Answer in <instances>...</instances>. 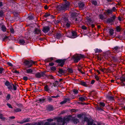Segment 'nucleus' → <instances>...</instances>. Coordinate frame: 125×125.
I'll return each instance as SVG.
<instances>
[{"label":"nucleus","instance_id":"obj_11","mask_svg":"<svg viewBox=\"0 0 125 125\" xmlns=\"http://www.w3.org/2000/svg\"><path fill=\"white\" fill-rule=\"evenodd\" d=\"M50 28L48 26H46L43 27L42 31L44 33H46L50 30Z\"/></svg>","mask_w":125,"mask_h":125},{"label":"nucleus","instance_id":"obj_55","mask_svg":"<svg viewBox=\"0 0 125 125\" xmlns=\"http://www.w3.org/2000/svg\"><path fill=\"white\" fill-rule=\"evenodd\" d=\"M16 105L19 107H22L23 106L22 104H18L17 103Z\"/></svg>","mask_w":125,"mask_h":125},{"label":"nucleus","instance_id":"obj_10","mask_svg":"<svg viewBox=\"0 0 125 125\" xmlns=\"http://www.w3.org/2000/svg\"><path fill=\"white\" fill-rule=\"evenodd\" d=\"M30 118H24L22 121H17V123L20 124H22L25 123L29 122L30 121Z\"/></svg>","mask_w":125,"mask_h":125},{"label":"nucleus","instance_id":"obj_1","mask_svg":"<svg viewBox=\"0 0 125 125\" xmlns=\"http://www.w3.org/2000/svg\"><path fill=\"white\" fill-rule=\"evenodd\" d=\"M84 56L81 54H76L73 56L72 58L73 60L75 63H77L80 61L81 59L83 58Z\"/></svg>","mask_w":125,"mask_h":125},{"label":"nucleus","instance_id":"obj_40","mask_svg":"<svg viewBox=\"0 0 125 125\" xmlns=\"http://www.w3.org/2000/svg\"><path fill=\"white\" fill-rule=\"evenodd\" d=\"M50 15V13H45V14L44 15L43 17L45 18H47Z\"/></svg>","mask_w":125,"mask_h":125},{"label":"nucleus","instance_id":"obj_23","mask_svg":"<svg viewBox=\"0 0 125 125\" xmlns=\"http://www.w3.org/2000/svg\"><path fill=\"white\" fill-rule=\"evenodd\" d=\"M86 98V97L85 96L84 97H80L79 98V100L82 102H83L85 100Z\"/></svg>","mask_w":125,"mask_h":125},{"label":"nucleus","instance_id":"obj_61","mask_svg":"<svg viewBox=\"0 0 125 125\" xmlns=\"http://www.w3.org/2000/svg\"><path fill=\"white\" fill-rule=\"evenodd\" d=\"M54 65V63L53 62L50 63L49 64V65L50 66H52Z\"/></svg>","mask_w":125,"mask_h":125},{"label":"nucleus","instance_id":"obj_5","mask_svg":"<svg viewBox=\"0 0 125 125\" xmlns=\"http://www.w3.org/2000/svg\"><path fill=\"white\" fill-rule=\"evenodd\" d=\"M66 34L67 36L70 38H74L76 37V33L74 31H73L71 32H68Z\"/></svg>","mask_w":125,"mask_h":125},{"label":"nucleus","instance_id":"obj_46","mask_svg":"<svg viewBox=\"0 0 125 125\" xmlns=\"http://www.w3.org/2000/svg\"><path fill=\"white\" fill-rule=\"evenodd\" d=\"M10 32L12 33H13L14 32V29L13 28H11L10 29Z\"/></svg>","mask_w":125,"mask_h":125},{"label":"nucleus","instance_id":"obj_34","mask_svg":"<svg viewBox=\"0 0 125 125\" xmlns=\"http://www.w3.org/2000/svg\"><path fill=\"white\" fill-rule=\"evenodd\" d=\"M10 98V94H8L6 97V100L7 101L9 100Z\"/></svg>","mask_w":125,"mask_h":125},{"label":"nucleus","instance_id":"obj_56","mask_svg":"<svg viewBox=\"0 0 125 125\" xmlns=\"http://www.w3.org/2000/svg\"><path fill=\"white\" fill-rule=\"evenodd\" d=\"M92 3L95 5H96L97 4V3L96 1H93L92 2Z\"/></svg>","mask_w":125,"mask_h":125},{"label":"nucleus","instance_id":"obj_2","mask_svg":"<svg viewBox=\"0 0 125 125\" xmlns=\"http://www.w3.org/2000/svg\"><path fill=\"white\" fill-rule=\"evenodd\" d=\"M69 2H67L64 4H63L61 6H59L58 7V9L60 11L65 10L67 9V8L69 6Z\"/></svg>","mask_w":125,"mask_h":125},{"label":"nucleus","instance_id":"obj_20","mask_svg":"<svg viewBox=\"0 0 125 125\" xmlns=\"http://www.w3.org/2000/svg\"><path fill=\"white\" fill-rule=\"evenodd\" d=\"M78 5L80 8H83L84 7V4L82 2H80L78 3Z\"/></svg>","mask_w":125,"mask_h":125},{"label":"nucleus","instance_id":"obj_25","mask_svg":"<svg viewBox=\"0 0 125 125\" xmlns=\"http://www.w3.org/2000/svg\"><path fill=\"white\" fill-rule=\"evenodd\" d=\"M73 123L75 124H77L79 122V120L77 118H74L73 119Z\"/></svg>","mask_w":125,"mask_h":125},{"label":"nucleus","instance_id":"obj_38","mask_svg":"<svg viewBox=\"0 0 125 125\" xmlns=\"http://www.w3.org/2000/svg\"><path fill=\"white\" fill-rule=\"evenodd\" d=\"M58 72L60 73L61 74H62L64 73L63 70L62 69L59 68Z\"/></svg>","mask_w":125,"mask_h":125},{"label":"nucleus","instance_id":"obj_32","mask_svg":"<svg viewBox=\"0 0 125 125\" xmlns=\"http://www.w3.org/2000/svg\"><path fill=\"white\" fill-rule=\"evenodd\" d=\"M99 16V18L102 20H103L106 18L104 17V15L102 14L100 15Z\"/></svg>","mask_w":125,"mask_h":125},{"label":"nucleus","instance_id":"obj_31","mask_svg":"<svg viewBox=\"0 0 125 125\" xmlns=\"http://www.w3.org/2000/svg\"><path fill=\"white\" fill-rule=\"evenodd\" d=\"M44 89L47 92L49 90V86L47 85H46L44 87Z\"/></svg>","mask_w":125,"mask_h":125},{"label":"nucleus","instance_id":"obj_7","mask_svg":"<svg viewBox=\"0 0 125 125\" xmlns=\"http://www.w3.org/2000/svg\"><path fill=\"white\" fill-rule=\"evenodd\" d=\"M72 117L70 115H69L67 117H65L63 118V123H62V125H64L66 122H69V121L71 119Z\"/></svg>","mask_w":125,"mask_h":125},{"label":"nucleus","instance_id":"obj_51","mask_svg":"<svg viewBox=\"0 0 125 125\" xmlns=\"http://www.w3.org/2000/svg\"><path fill=\"white\" fill-rule=\"evenodd\" d=\"M66 26L67 27H70V22H67L66 24Z\"/></svg>","mask_w":125,"mask_h":125},{"label":"nucleus","instance_id":"obj_36","mask_svg":"<svg viewBox=\"0 0 125 125\" xmlns=\"http://www.w3.org/2000/svg\"><path fill=\"white\" fill-rule=\"evenodd\" d=\"M14 112H21V109L17 108L15 109L14 110Z\"/></svg>","mask_w":125,"mask_h":125},{"label":"nucleus","instance_id":"obj_64","mask_svg":"<svg viewBox=\"0 0 125 125\" xmlns=\"http://www.w3.org/2000/svg\"><path fill=\"white\" fill-rule=\"evenodd\" d=\"M100 70L103 72H104V71L106 70V69L105 68H104V69L102 68H101L100 69Z\"/></svg>","mask_w":125,"mask_h":125},{"label":"nucleus","instance_id":"obj_33","mask_svg":"<svg viewBox=\"0 0 125 125\" xmlns=\"http://www.w3.org/2000/svg\"><path fill=\"white\" fill-rule=\"evenodd\" d=\"M116 29L117 32H119L120 31L121 29L120 27L118 26L116 27Z\"/></svg>","mask_w":125,"mask_h":125},{"label":"nucleus","instance_id":"obj_30","mask_svg":"<svg viewBox=\"0 0 125 125\" xmlns=\"http://www.w3.org/2000/svg\"><path fill=\"white\" fill-rule=\"evenodd\" d=\"M107 98L109 100L111 101H113L114 99V97L110 96H108Z\"/></svg>","mask_w":125,"mask_h":125},{"label":"nucleus","instance_id":"obj_4","mask_svg":"<svg viewBox=\"0 0 125 125\" xmlns=\"http://www.w3.org/2000/svg\"><path fill=\"white\" fill-rule=\"evenodd\" d=\"M122 48L118 46H116L113 49V52L117 53L122 51Z\"/></svg>","mask_w":125,"mask_h":125},{"label":"nucleus","instance_id":"obj_28","mask_svg":"<svg viewBox=\"0 0 125 125\" xmlns=\"http://www.w3.org/2000/svg\"><path fill=\"white\" fill-rule=\"evenodd\" d=\"M13 85V84L12 83H10L8 87V88L10 90L12 89V86Z\"/></svg>","mask_w":125,"mask_h":125},{"label":"nucleus","instance_id":"obj_14","mask_svg":"<svg viewBox=\"0 0 125 125\" xmlns=\"http://www.w3.org/2000/svg\"><path fill=\"white\" fill-rule=\"evenodd\" d=\"M70 100V98H65L64 100L62 101L60 103V104H61L65 103L69 101Z\"/></svg>","mask_w":125,"mask_h":125},{"label":"nucleus","instance_id":"obj_57","mask_svg":"<svg viewBox=\"0 0 125 125\" xmlns=\"http://www.w3.org/2000/svg\"><path fill=\"white\" fill-rule=\"evenodd\" d=\"M51 98V97H48L47 99L49 102H51L52 101V99Z\"/></svg>","mask_w":125,"mask_h":125},{"label":"nucleus","instance_id":"obj_27","mask_svg":"<svg viewBox=\"0 0 125 125\" xmlns=\"http://www.w3.org/2000/svg\"><path fill=\"white\" fill-rule=\"evenodd\" d=\"M94 50L95 53H100L102 52V51L101 50L99 49L98 48L95 49Z\"/></svg>","mask_w":125,"mask_h":125},{"label":"nucleus","instance_id":"obj_19","mask_svg":"<svg viewBox=\"0 0 125 125\" xmlns=\"http://www.w3.org/2000/svg\"><path fill=\"white\" fill-rule=\"evenodd\" d=\"M93 120L90 119L87 122V125H93Z\"/></svg>","mask_w":125,"mask_h":125},{"label":"nucleus","instance_id":"obj_44","mask_svg":"<svg viewBox=\"0 0 125 125\" xmlns=\"http://www.w3.org/2000/svg\"><path fill=\"white\" fill-rule=\"evenodd\" d=\"M90 119L88 118L87 117H85L84 118V120L85 121H86L87 122H88Z\"/></svg>","mask_w":125,"mask_h":125},{"label":"nucleus","instance_id":"obj_54","mask_svg":"<svg viewBox=\"0 0 125 125\" xmlns=\"http://www.w3.org/2000/svg\"><path fill=\"white\" fill-rule=\"evenodd\" d=\"M78 70L82 74H84L85 73L84 72H82V70L81 69H79V68H78Z\"/></svg>","mask_w":125,"mask_h":125},{"label":"nucleus","instance_id":"obj_53","mask_svg":"<svg viewBox=\"0 0 125 125\" xmlns=\"http://www.w3.org/2000/svg\"><path fill=\"white\" fill-rule=\"evenodd\" d=\"M8 37L6 36L3 38V41H6V40L8 38Z\"/></svg>","mask_w":125,"mask_h":125},{"label":"nucleus","instance_id":"obj_43","mask_svg":"<svg viewBox=\"0 0 125 125\" xmlns=\"http://www.w3.org/2000/svg\"><path fill=\"white\" fill-rule=\"evenodd\" d=\"M112 12V10L111 9L110 10L108 9L106 11V12L107 13L109 14L110 13H111Z\"/></svg>","mask_w":125,"mask_h":125},{"label":"nucleus","instance_id":"obj_59","mask_svg":"<svg viewBox=\"0 0 125 125\" xmlns=\"http://www.w3.org/2000/svg\"><path fill=\"white\" fill-rule=\"evenodd\" d=\"M42 124V123L38 122L37 123L33 125H43Z\"/></svg>","mask_w":125,"mask_h":125},{"label":"nucleus","instance_id":"obj_60","mask_svg":"<svg viewBox=\"0 0 125 125\" xmlns=\"http://www.w3.org/2000/svg\"><path fill=\"white\" fill-rule=\"evenodd\" d=\"M23 80L26 81L28 80V77L26 76H24L23 77Z\"/></svg>","mask_w":125,"mask_h":125},{"label":"nucleus","instance_id":"obj_62","mask_svg":"<svg viewBox=\"0 0 125 125\" xmlns=\"http://www.w3.org/2000/svg\"><path fill=\"white\" fill-rule=\"evenodd\" d=\"M59 95H57L56 96H51V97L53 98H56L57 97H59Z\"/></svg>","mask_w":125,"mask_h":125},{"label":"nucleus","instance_id":"obj_12","mask_svg":"<svg viewBox=\"0 0 125 125\" xmlns=\"http://www.w3.org/2000/svg\"><path fill=\"white\" fill-rule=\"evenodd\" d=\"M120 80L121 81L120 83L121 85L122 86L125 85V83H124L125 82V77H121L120 78Z\"/></svg>","mask_w":125,"mask_h":125},{"label":"nucleus","instance_id":"obj_41","mask_svg":"<svg viewBox=\"0 0 125 125\" xmlns=\"http://www.w3.org/2000/svg\"><path fill=\"white\" fill-rule=\"evenodd\" d=\"M109 33L110 35H112L114 33V30L113 29L110 30L109 31Z\"/></svg>","mask_w":125,"mask_h":125},{"label":"nucleus","instance_id":"obj_47","mask_svg":"<svg viewBox=\"0 0 125 125\" xmlns=\"http://www.w3.org/2000/svg\"><path fill=\"white\" fill-rule=\"evenodd\" d=\"M51 70L52 71H55L56 70V68L55 67L52 66L51 68Z\"/></svg>","mask_w":125,"mask_h":125},{"label":"nucleus","instance_id":"obj_6","mask_svg":"<svg viewBox=\"0 0 125 125\" xmlns=\"http://www.w3.org/2000/svg\"><path fill=\"white\" fill-rule=\"evenodd\" d=\"M46 76L45 72H44L37 73L35 74V77L37 78H40L42 77H44Z\"/></svg>","mask_w":125,"mask_h":125},{"label":"nucleus","instance_id":"obj_15","mask_svg":"<svg viewBox=\"0 0 125 125\" xmlns=\"http://www.w3.org/2000/svg\"><path fill=\"white\" fill-rule=\"evenodd\" d=\"M41 32L40 30L37 28H36L35 29L34 32L35 34H38L40 33Z\"/></svg>","mask_w":125,"mask_h":125},{"label":"nucleus","instance_id":"obj_3","mask_svg":"<svg viewBox=\"0 0 125 125\" xmlns=\"http://www.w3.org/2000/svg\"><path fill=\"white\" fill-rule=\"evenodd\" d=\"M65 59H57L55 61V62L58 63V66L62 67L64 64V62L66 61Z\"/></svg>","mask_w":125,"mask_h":125},{"label":"nucleus","instance_id":"obj_42","mask_svg":"<svg viewBox=\"0 0 125 125\" xmlns=\"http://www.w3.org/2000/svg\"><path fill=\"white\" fill-rule=\"evenodd\" d=\"M70 73H73V71L72 69L70 68H68L67 70Z\"/></svg>","mask_w":125,"mask_h":125},{"label":"nucleus","instance_id":"obj_17","mask_svg":"<svg viewBox=\"0 0 125 125\" xmlns=\"http://www.w3.org/2000/svg\"><path fill=\"white\" fill-rule=\"evenodd\" d=\"M1 30L3 32H5L6 31L7 28L6 26L4 25H3L1 26Z\"/></svg>","mask_w":125,"mask_h":125},{"label":"nucleus","instance_id":"obj_21","mask_svg":"<svg viewBox=\"0 0 125 125\" xmlns=\"http://www.w3.org/2000/svg\"><path fill=\"white\" fill-rule=\"evenodd\" d=\"M73 93L74 95L77 94L79 93L77 89H73Z\"/></svg>","mask_w":125,"mask_h":125},{"label":"nucleus","instance_id":"obj_48","mask_svg":"<svg viewBox=\"0 0 125 125\" xmlns=\"http://www.w3.org/2000/svg\"><path fill=\"white\" fill-rule=\"evenodd\" d=\"M31 63L32 64V65L33 64H35L36 65V64L37 63V61H33L32 60H31Z\"/></svg>","mask_w":125,"mask_h":125},{"label":"nucleus","instance_id":"obj_13","mask_svg":"<svg viewBox=\"0 0 125 125\" xmlns=\"http://www.w3.org/2000/svg\"><path fill=\"white\" fill-rule=\"evenodd\" d=\"M53 60V58L52 57L48 58L46 59L44 61L45 62H51Z\"/></svg>","mask_w":125,"mask_h":125},{"label":"nucleus","instance_id":"obj_39","mask_svg":"<svg viewBox=\"0 0 125 125\" xmlns=\"http://www.w3.org/2000/svg\"><path fill=\"white\" fill-rule=\"evenodd\" d=\"M99 105L101 107H104L105 106V104L104 102H101L99 103Z\"/></svg>","mask_w":125,"mask_h":125},{"label":"nucleus","instance_id":"obj_22","mask_svg":"<svg viewBox=\"0 0 125 125\" xmlns=\"http://www.w3.org/2000/svg\"><path fill=\"white\" fill-rule=\"evenodd\" d=\"M80 84L81 85L83 86H84L85 87H87V85L86 84V83L85 82H84L83 81H81Z\"/></svg>","mask_w":125,"mask_h":125},{"label":"nucleus","instance_id":"obj_50","mask_svg":"<svg viewBox=\"0 0 125 125\" xmlns=\"http://www.w3.org/2000/svg\"><path fill=\"white\" fill-rule=\"evenodd\" d=\"M3 12L2 10L0 11V16L2 17L3 15Z\"/></svg>","mask_w":125,"mask_h":125},{"label":"nucleus","instance_id":"obj_24","mask_svg":"<svg viewBox=\"0 0 125 125\" xmlns=\"http://www.w3.org/2000/svg\"><path fill=\"white\" fill-rule=\"evenodd\" d=\"M26 73H31L33 72L32 70L31 69H29L26 70Z\"/></svg>","mask_w":125,"mask_h":125},{"label":"nucleus","instance_id":"obj_49","mask_svg":"<svg viewBox=\"0 0 125 125\" xmlns=\"http://www.w3.org/2000/svg\"><path fill=\"white\" fill-rule=\"evenodd\" d=\"M10 83L8 81H6L5 83V85L7 86H8L10 84Z\"/></svg>","mask_w":125,"mask_h":125},{"label":"nucleus","instance_id":"obj_35","mask_svg":"<svg viewBox=\"0 0 125 125\" xmlns=\"http://www.w3.org/2000/svg\"><path fill=\"white\" fill-rule=\"evenodd\" d=\"M47 109L50 111H52L53 110V107L52 106H49L47 108Z\"/></svg>","mask_w":125,"mask_h":125},{"label":"nucleus","instance_id":"obj_37","mask_svg":"<svg viewBox=\"0 0 125 125\" xmlns=\"http://www.w3.org/2000/svg\"><path fill=\"white\" fill-rule=\"evenodd\" d=\"M48 78L49 79H54V77L52 75H48L47 76Z\"/></svg>","mask_w":125,"mask_h":125},{"label":"nucleus","instance_id":"obj_63","mask_svg":"<svg viewBox=\"0 0 125 125\" xmlns=\"http://www.w3.org/2000/svg\"><path fill=\"white\" fill-rule=\"evenodd\" d=\"M47 121L49 122H52L53 121V119H52L49 118L47 119Z\"/></svg>","mask_w":125,"mask_h":125},{"label":"nucleus","instance_id":"obj_52","mask_svg":"<svg viewBox=\"0 0 125 125\" xmlns=\"http://www.w3.org/2000/svg\"><path fill=\"white\" fill-rule=\"evenodd\" d=\"M7 105L10 108H12L13 107L11 106V105L9 104V103H7Z\"/></svg>","mask_w":125,"mask_h":125},{"label":"nucleus","instance_id":"obj_58","mask_svg":"<svg viewBox=\"0 0 125 125\" xmlns=\"http://www.w3.org/2000/svg\"><path fill=\"white\" fill-rule=\"evenodd\" d=\"M13 89L14 90H17V86L16 85L13 84Z\"/></svg>","mask_w":125,"mask_h":125},{"label":"nucleus","instance_id":"obj_45","mask_svg":"<svg viewBox=\"0 0 125 125\" xmlns=\"http://www.w3.org/2000/svg\"><path fill=\"white\" fill-rule=\"evenodd\" d=\"M94 77L95 78V79L97 81L99 80V78L97 75H95L94 76Z\"/></svg>","mask_w":125,"mask_h":125},{"label":"nucleus","instance_id":"obj_26","mask_svg":"<svg viewBox=\"0 0 125 125\" xmlns=\"http://www.w3.org/2000/svg\"><path fill=\"white\" fill-rule=\"evenodd\" d=\"M56 37L58 39H59L61 37L62 35L60 33H57L56 34Z\"/></svg>","mask_w":125,"mask_h":125},{"label":"nucleus","instance_id":"obj_29","mask_svg":"<svg viewBox=\"0 0 125 125\" xmlns=\"http://www.w3.org/2000/svg\"><path fill=\"white\" fill-rule=\"evenodd\" d=\"M19 42L21 44H23L25 43V42L23 39H20L19 40Z\"/></svg>","mask_w":125,"mask_h":125},{"label":"nucleus","instance_id":"obj_8","mask_svg":"<svg viewBox=\"0 0 125 125\" xmlns=\"http://www.w3.org/2000/svg\"><path fill=\"white\" fill-rule=\"evenodd\" d=\"M31 61V60L29 61L25 60L23 62L25 65L28 68L31 67L32 66V64Z\"/></svg>","mask_w":125,"mask_h":125},{"label":"nucleus","instance_id":"obj_9","mask_svg":"<svg viewBox=\"0 0 125 125\" xmlns=\"http://www.w3.org/2000/svg\"><path fill=\"white\" fill-rule=\"evenodd\" d=\"M115 18L116 17L115 16H113L110 18H108L106 21V22L109 23L113 22Z\"/></svg>","mask_w":125,"mask_h":125},{"label":"nucleus","instance_id":"obj_16","mask_svg":"<svg viewBox=\"0 0 125 125\" xmlns=\"http://www.w3.org/2000/svg\"><path fill=\"white\" fill-rule=\"evenodd\" d=\"M57 122L58 123L61 122L63 123V118L60 117H58L57 119Z\"/></svg>","mask_w":125,"mask_h":125},{"label":"nucleus","instance_id":"obj_18","mask_svg":"<svg viewBox=\"0 0 125 125\" xmlns=\"http://www.w3.org/2000/svg\"><path fill=\"white\" fill-rule=\"evenodd\" d=\"M88 22L89 23V24L91 25L92 28H93L94 27V25L92 24V21L90 19H88Z\"/></svg>","mask_w":125,"mask_h":125}]
</instances>
